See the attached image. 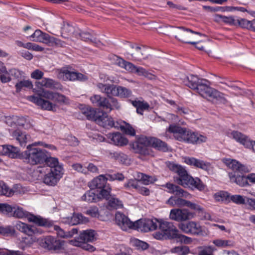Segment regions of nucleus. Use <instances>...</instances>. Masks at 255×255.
<instances>
[{
	"label": "nucleus",
	"instance_id": "obj_24",
	"mask_svg": "<svg viewBox=\"0 0 255 255\" xmlns=\"http://www.w3.org/2000/svg\"><path fill=\"white\" fill-rule=\"evenodd\" d=\"M95 232L93 230H86L82 231L78 237L71 240V243L77 242H92L95 240Z\"/></svg>",
	"mask_w": 255,
	"mask_h": 255
},
{
	"label": "nucleus",
	"instance_id": "obj_27",
	"mask_svg": "<svg viewBox=\"0 0 255 255\" xmlns=\"http://www.w3.org/2000/svg\"><path fill=\"white\" fill-rule=\"evenodd\" d=\"M184 162L188 165L199 168L205 171L209 170L210 163L195 158L194 157H186L184 158Z\"/></svg>",
	"mask_w": 255,
	"mask_h": 255
},
{
	"label": "nucleus",
	"instance_id": "obj_37",
	"mask_svg": "<svg viewBox=\"0 0 255 255\" xmlns=\"http://www.w3.org/2000/svg\"><path fill=\"white\" fill-rule=\"evenodd\" d=\"M33 87L32 82L29 80H22L15 85L16 93H19L22 90L31 89Z\"/></svg>",
	"mask_w": 255,
	"mask_h": 255
},
{
	"label": "nucleus",
	"instance_id": "obj_38",
	"mask_svg": "<svg viewBox=\"0 0 255 255\" xmlns=\"http://www.w3.org/2000/svg\"><path fill=\"white\" fill-rule=\"evenodd\" d=\"M88 221V219L83 216L81 214H74L71 218L70 224L74 225L78 224L86 223Z\"/></svg>",
	"mask_w": 255,
	"mask_h": 255
},
{
	"label": "nucleus",
	"instance_id": "obj_47",
	"mask_svg": "<svg viewBox=\"0 0 255 255\" xmlns=\"http://www.w3.org/2000/svg\"><path fill=\"white\" fill-rule=\"evenodd\" d=\"M65 44L66 43L62 40L50 36L47 45L49 46L64 47Z\"/></svg>",
	"mask_w": 255,
	"mask_h": 255
},
{
	"label": "nucleus",
	"instance_id": "obj_20",
	"mask_svg": "<svg viewBox=\"0 0 255 255\" xmlns=\"http://www.w3.org/2000/svg\"><path fill=\"white\" fill-rule=\"evenodd\" d=\"M179 228L184 233L194 235L201 234L202 232L200 224L193 221L181 223L179 225Z\"/></svg>",
	"mask_w": 255,
	"mask_h": 255
},
{
	"label": "nucleus",
	"instance_id": "obj_51",
	"mask_svg": "<svg viewBox=\"0 0 255 255\" xmlns=\"http://www.w3.org/2000/svg\"><path fill=\"white\" fill-rule=\"evenodd\" d=\"M139 185L136 179H130L124 184V187L127 189H134L137 190Z\"/></svg>",
	"mask_w": 255,
	"mask_h": 255
},
{
	"label": "nucleus",
	"instance_id": "obj_46",
	"mask_svg": "<svg viewBox=\"0 0 255 255\" xmlns=\"http://www.w3.org/2000/svg\"><path fill=\"white\" fill-rule=\"evenodd\" d=\"M15 230L11 226H6L5 227L0 226V235L3 236L9 237L14 236Z\"/></svg>",
	"mask_w": 255,
	"mask_h": 255
},
{
	"label": "nucleus",
	"instance_id": "obj_59",
	"mask_svg": "<svg viewBox=\"0 0 255 255\" xmlns=\"http://www.w3.org/2000/svg\"><path fill=\"white\" fill-rule=\"evenodd\" d=\"M72 168L77 171V172H81L84 174L87 173V168L86 167H84L81 164L75 163L72 165Z\"/></svg>",
	"mask_w": 255,
	"mask_h": 255
},
{
	"label": "nucleus",
	"instance_id": "obj_41",
	"mask_svg": "<svg viewBox=\"0 0 255 255\" xmlns=\"http://www.w3.org/2000/svg\"><path fill=\"white\" fill-rule=\"evenodd\" d=\"M16 124L20 127H22L25 128H27L32 126L30 119L28 117H17L16 121Z\"/></svg>",
	"mask_w": 255,
	"mask_h": 255
},
{
	"label": "nucleus",
	"instance_id": "obj_6",
	"mask_svg": "<svg viewBox=\"0 0 255 255\" xmlns=\"http://www.w3.org/2000/svg\"><path fill=\"white\" fill-rule=\"evenodd\" d=\"M225 163L233 170L232 172L229 173L231 182L235 183L241 187L251 186V184L248 181L247 176L243 175L250 171L246 165L236 160L231 159H226Z\"/></svg>",
	"mask_w": 255,
	"mask_h": 255
},
{
	"label": "nucleus",
	"instance_id": "obj_28",
	"mask_svg": "<svg viewBox=\"0 0 255 255\" xmlns=\"http://www.w3.org/2000/svg\"><path fill=\"white\" fill-rule=\"evenodd\" d=\"M35 85L38 88L44 87L47 88H56L57 89H61L62 87L59 82L52 79L47 78H42L41 81L36 82Z\"/></svg>",
	"mask_w": 255,
	"mask_h": 255
},
{
	"label": "nucleus",
	"instance_id": "obj_31",
	"mask_svg": "<svg viewBox=\"0 0 255 255\" xmlns=\"http://www.w3.org/2000/svg\"><path fill=\"white\" fill-rule=\"evenodd\" d=\"M101 199H104L101 197L99 193H96L94 189H91L86 191L85 193L81 197V200L88 203H96L100 201Z\"/></svg>",
	"mask_w": 255,
	"mask_h": 255
},
{
	"label": "nucleus",
	"instance_id": "obj_56",
	"mask_svg": "<svg viewBox=\"0 0 255 255\" xmlns=\"http://www.w3.org/2000/svg\"><path fill=\"white\" fill-rule=\"evenodd\" d=\"M80 37L82 40L91 43L95 42V40L93 39V36L88 32H82L80 33Z\"/></svg>",
	"mask_w": 255,
	"mask_h": 255
},
{
	"label": "nucleus",
	"instance_id": "obj_11",
	"mask_svg": "<svg viewBox=\"0 0 255 255\" xmlns=\"http://www.w3.org/2000/svg\"><path fill=\"white\" fill-rule=\"evenodd\" d=\"M90 101L94 106L107 112L120 107L117 99L114 98H107L99 95H94L90 97Z\"/></svg>",
	"mask_w": 255,
	"mask_h": 255
},
{
	"label": "nucleus",
	"instance_id": "obj_12",
	"mask_svg": "<svg viewBox=\"0 0 255 255\" xmlns=\"http://www.w3.org/2000/svg\"><path fill=\"white\" fill-rule=\"evenodd\" d=\"M57 77L58 79L65 81L77 80L84 82L88 80V77L86 75L77 72L71 71L64 67L59 70Z\"/></svg>",
	"mask_w": 255,
	"mask_h": 255
},
{
	"label": "nucleus",
	"instance_id": "obj_45",
	"mask_svg": "<svg viewBox=\"0 0 255 255\" xmlns=\"http://www.w3.org/2000/svg\"><path fill=\"white\" fill-rule=\"evenodd\" d=\"M125 126H120V128L125 134L130 136L135 135V130L128 123L124 122Z\"/></svg>",
	"mask_w": 255,
	"mask_h": 255
},
{
	"label": "nucleus",
	"instance_id": "obj_8",
	"mask_svg": "<svg viewBox=\"0 0 255 255\" xmlns=\"http://www.w3.org/2000/svg\"><path fill=\"white\" fill-rule=\"evenodd\" d=\"M49 167V170L43 177V182L49 186H54L56 185L63 174L62 165L60 164L58 159L57 163H51L47 165Z\"/></svg>",
	"mask_w": 255,
	"mask_h": 255
},
{
	"label": "nucleus",
	"instance_id": "obj_60",
	"mask_svg": "<svg viewBox=\"0 0 255 255\" xmlns=\"http://www.w3.org/2000/svg\"><path fill=\"white\" fill-rule=\"evenodd\" d=\"M216 250V249L212 246H208L205 249L200 251L198 255H213L212 253Z\"/></svg>",
	"mask_w": 255,
	"mask_h": 255
},
{
	"label": "nucleus",
	"instance_id": "obj_15",
	"mask_svg": "<svg viewBox=\"0 0 255 255\" xmlns=\"http://www.w3.org/2000/svg\"><path fill=\"white\" fill-rule=\"evenodd\" d=\"M15 228L20 232L28 236V238H23V241L27 244H31L34 241L32 235L36 232V229L34 226L18 221L15 225Z\"/></svg>",
	"mask_w": 255,
	"mask_h": 255
},
{
	"label": "nucleus",
	"instance_id": "obj_49",
	"mask_svg": "<svg viewBox=\"0 0 255 255\" xmlns=\"http://www.w3.org/2000/svg\"><path fill=\"white\" fill-rule=\"evenodd\" d=\"M87 242L77 243V242H75V243H72V244L75 246L81 247L86 251L91 252H94L96 250V248L93 246L87 244Z\"/></svg>",
	"mask_w": 255,
	"mask_h": 255
},
{
	"label": "nucleus",
	"instance_id": "obj_18",
	"mask_svg": "<svg viewBox=\"0 0 255 255\" xmlns=\"http://www.w3.org/2000/svg\"><path fill=\"white\" fill-rule=\"evenodd\" d=\"M160 220L156 218L153 219L139 220L135 222L136 230H140L144 232L153 231L157 228Z\"/></svg>",
	"mask_w": 255,
	"mask_h": 255
},
{
	"label": "nucleus",
	"instance_id": "obj_40",
	"mask_svg": "<svg viewBox=\"0 0 255 255\" xmlns=\"http://www.w3.org/2000/svg\"><path fill=\"white\" fill-rule=\"evenodd\" d=\"M14 192L3 181H0V195L11 197L14 194Z\"/></svg>",
	"mask_w": 255,
	"mask_h": 255
},
{
	"label": "nucleus",
	"instance_id": "obj_16",
	"mask_svg": "<svg viewBox=\"0 0 255 255\" xmlns=\"http://www.w3.org/2000/svg\"><path fill=\"white\" fill-rule=\"evenodd\" d=\"M195 214L186 209H173L171 210L169 218L177 222H182L194 217Z\"/></svg>",
	"mask_w": 255,
	"mask_h": 255
},
{
	"label": "nucleus",
	"instance_id": "obj_22",
	"mask_svg": "<svg viewBox=\"0 0 255 255\" xmlns=\"http://www.w3.org/2000/svg\"><path fill=\"white\" fill-rule=\"evenodd\" d=\"M40 95L46 99L60 104H66L68 102V99L66 96L57 92L42 90Z\"/></svg>",
	"mask_w": 255,
	"mask_h": 255
},
{
	"label": "nucleus",
	"instance_id": "obj_54",
	"mask_svg": "<svg viewBox=\"0 0 255 255\" xmlns=\"http://www.w3.org/2000/svg\"><path fill=\"white\" fill-rule=\"evenodd\" d=\"M14 208L6 203H0V213L8 214L13 211Z\"/></svg>",
	"mask_w": 255,
	"mask_h": 255
},
{
	"label": "nucleus",
	"instance_id": "obj_14",
	"mask_svg": "<svg viewBox=\"0 0 255 255\" xmlns=\"http://www.w3.org/2000/svg\"><path fill=\"white\" fill-rule=\"evenodd\" d=\"M159 229L168 239H174L179 237L178 231L172 222L160 220Z\"/></svg>",
	"mask_w": 255,
	"mask_h": 255
},
{
	"label": "nucleus",
	"instance_id": "obj_48",
	"mask_svg": "<svg viewBox=\"0 0 255 255\" xmlns=\"http://www.w3.org/2000/svg\"><path fill=\"white\" fill-rule=\"evenodd\" d=\"M106 178L107 179V181H114L115 180H118L119 181H122L125 179V176L122 173H116L114 174H106L105 175Z\"/></svg>",
	"mask_w": 255,
	"mask_h": 255
},
{
	"label": "nucleus",
	"instance_id": "obj_17",
	"mask_svg": "<svg viewBox=\"0 0 255 255\" xmlns=\"http://www.w3.org/2000/svg\"><path fill=\"white\" fill-rule=\"evenodd\" d=\"M40 91L37 96H31L29 97V100L39 106L42 109L47 111H53L56 108V105L52 103L45 98L40 96Z\"/></svg>",
	"mask_w": 255,
	"mask_h": 255
},
{
	"label": "nucleus",
	"instance_id": "obj_5",
	"mask_svg": "<svg viewBox=\"0 0 255 255\" xmlns=\"http://www.w3.org/2000/svg\"><path fill=\"white\" fill-rule=\"evenodd\" d=\"M167 166L171 171L179 176L176 179L178 184L184 187L192 186L200 191L204 189L205 186L201 180L198 178H193L181 165L173 162H168Z\"/></svg>",
	"mask_w": 255,
	"mask_h": 255
},
{
	"label": "nucleus",
	"instance_id": "obj_19",
	"mask_svg": "<svg viewBox=\"0 0 255 255\" xmlns=\"http://www.w3.org/2000/svg\"><path fill=\"white\" fill-rule=\"evenodd\" d=\"M177 28L179 30L177 32V34L175 36L176 39L183 43L187 44H190L192 45H195L197 44V42H196L189 40V38L191 34L194 33L198 34H199V32H195L190 29L186 28L182 26L177 27Z\"/></svg>",
	"mask_w": 255,
	"mask_h": 255
},
{
	"label": "nucleus",
	"instance_id": "obj_36",
	"mask_svg": "<svg viewBox=\"0 0 255 255\" xmlns=\"http://www.w3.org/2000/svg\"><path fill=\"white\" fill-rule=\"evenodd\" d=\"M109 196H110V195ZM106 199L109 200L108 206L111 209H117L123 207L122 201L118 198L114 196H109V198Z\"/></svg>",
	"mask_w": 255,
	"mask_h": 255
},
{
	"label": "nucleus",
	"instance_id": "obj_58",
	"mask_svg": "<svg viewBox=\"0 0 255 255\" xmlns=\"http://www.w3.org/2000/svg\"><path fill=\"white\" fill-rule=\"evenodd\" d=\"M11 78L10 76L8 71L0 73V81L2 83H7L11 81Z\"/></svg>",
	"mask_w": 255,
	"mask_h": 255
},
{
	"label": "nucleus",
	"instance_id": "obj_32",
	"mask_svg": "<svg viewBox=\"0 0 255 255\" xmlns=\"http://www.w3.org/2000/svg\"><path fill=\"white\" fill-rule=\"evenodd\" d=\"M13 136L19 142L21 146H25L27 140L29 138V135H27L25 132H22L19 130H15L13 133Z\"/></svg>",
	"mask_w": 255,
	"mask_h": 255
},
{
	"label": "nucleus",
	"instance_id": "obj_1",
	"mask_svg": "<svg viewBox=\"0 0 255 255\" xmlns=\"http://www.w3.org/2000/svg\"><path fill=\"white\" fill-rule=\"evenodd\" d=\"M39 143L34 142L27 145V149L21 153L17 147L9 145H0V155H7L12 158L20 157L31 165L44 163L47 166L55 162L57 163L58 158L51 157L45 149L34 147Z\"/></svg>",
	"mask_w": 255,
	"mask_h": 255
},
{
	"label": "nucleus",
	"instance_id": "obj_21",
	"mask_svg": "<svg viewBox=\"0 0 255 255\" xmlns=\"http://www.w3.org/2000/svg\"><path fill=\"white\" fill-rule=\"evenodd\" d=\"M116 222L123 230L127 231L128 229L136 230L135 222H131L125 214L121 212H117L115 215Z\"/></svg>",
	"mask_w": 255,
	"mask_h": 255
},
{
	"label": "nucleus",
	"instance_id": "obj_23",
	"mask_svg": "<svg viewBox=\"0 0 255 255\" xmlns=\"http://www.w3.org/2000/svg\"><path fill=\"white\" fill-rule=\"evenodd\" d=\"M231 134L233 139L244 145L245 147L251 149L252 147H253L254 140H251L248 136L241 132L234 130L232 131Z\"/></svg>",
	"mask_w": 255,
	"mask_h": 255
},
{
	"label": "nucleus",
	"instance_id": "obj_35",
	"mask_svg": "<svg viewBox=\"0 0 255 255\" xmlns=\"http://www.w3.org/2000/svg\"><path fill=\"white\" fill-rule=\"evenodd\" d=\"M177 196H171L167 201L166 203L171 206H184L186 200L183 199Z\"/></svg>",
	"mask_w": 255,
	"mask_h": 255
},
{
	"label": "nucleus",
	"instance_id": "obj_7",
	"mask_svg": "<svg viewBox=\"0 0 255 255\" xmlns=\"http://www.w3.org/2000/svg\"><path fill=\"white\" fill-rule=\"evenodd\" d=\"M88 120L94 121L97 125L106 128H118V123H115L113 119L107 114L98 109L87 107L82 111Z\"/></svg>",
	"mask_w": 255,
	"mask_h": 255
},
{
	"label": "nucleus",
	"instance_id": "obj_13",
	"mask_svg": "<svg viewBox=\"0 0 255 255\" xmlns=\"http://www.w3.org/2000/svg\"><path fill=\"white\" fill-rule=\"evenodd\" d=\"M40 246L50 251L58 252L63 249L64 241L56 238L48 236L41 239Z\"/></svg>",
	"mask_w": 255,
	"mask_h": 255
},
{
	"label": "nucleus",
	"instance_id": "obj_61",
	"mask_svg": "<svg viewBox=\"0 0 255 255\" xmlns=\"http://www.w3.org/2000/svg\"><path fill=\"white\" fill-rule=\"evenodd\" d=\"M44 73L39 69H36L31 73V77L36 80L42 79Z\"/></svg>",
	"mask_w": 255,
	"mask_h": 255
},
{
	"label": "nucleus",
	"instance_id": "obj_44",
	"mask_svg": "<svg viewBox=\"0 0 255 255\" xmlns=\"http://www.w3.org/2000/svg\"><path fill=\"white\" fill-rule=\"evenodd\" d=\"M116 96L120 97L121 98H129L131 97L132 95L131 91L123 87L118 86V89Z\"/></svg>",
	"mask_w": 255,
	"mask_h": 255
},
{
	"label": "nucleus",
	"instance_id": "obj_25",
	"mask_svg": "<svg viewBox=\"0 0 255 255\" xmlns=\"http://www.w3.org/2000/svg\"><path fill=\"white\" fill-rule=\"evenodd\" d=\"M97 86L100 91L106 94L109 98H112V96H116L118 93V86L114 84H104L100 83Z\"/></svg>",
	"mask_w": 255,
	"mask_h": 255
},
{
	"label": "nucleus",
	"instance_id": "obj_30",
	"mask_svg": "<svg viewBox=\"0 0 255 255\" xmlns=\"http://www.w3.org/2000/svg\"><path fill=\"white\" fill-rule=\"evenodd\" d=\"M50 35L40 29H36L29 37L33 41L42 42L47 45Z\"/></svg>",
	"mask_w": 255,
	"mask_h": 255
},
{
	"label": "nucleus",
	"instance_id": "obj_9",
	"mask_svg": "<svg viewBox=\"0 0 255 255\" xmlns=\"http://www.w3.org/2000/svg\"><path fill=\"white\" fill-rule=\"evenodd\" d=\"M13 208V216L15 217L27 218L29 222H32L38 226H49L51 225V222L49 221L48 219L31 214L24 210L22 207Z\"/></svg>",
	"mask_w": 255,
	"mask_h": 255
},
{
	"label": "nucleus",
	"instance_id": "obj_39",
	"mask_svg": "<svg viewBox=\"0 0 255 255\" xmlns=\"http://www.w3.org/2000/svg\"><path fill=\"white\" fill-rule=\"evenodd\" d=\"M217 20L222 21L230 26H236L237 18L234 16H226L220 14L216 15Z\"/></svg>",
	"mask_w": 255,
	"mask_h": 255
},
{
	"label": "nucleus",
	"instance_id": "obj_53",
	"mask_svg": "<svg viewBox=\"0 0 255 255\" xmlns=\"http://www.w3.org/2000/svg\"><path fill=\"white\" fill-rule=\"evenodd\" d=\"M213 243L218 247L225 248L228 246H232L231 241L230 240H223L217 239L214 240Z\"/></svg>",
	"mask_w": 255,
	"mask_h": 255
},
{
	"label": "nucleus",
	"instance_id": "obj_2",
	"mask_svg": "<svg viewBox=\"0 0 255 255\" xmlns=\"http://www.w3.org/2000/svg\"><path fill=\"white\" fill-rule=\"evenodd\" d=\"M184 84L195 90L202 97L211 101H222L224 94L211 87L209 81L200 79L198 76L190 75L184 81Z\"/></svg>",
	"mask_w": 255,
	"mask_h": 255
},
{
	"label": "nucleus",
	"instance_id": "obj_55",
	"mask_svg": "<svg viewBox=\"0 0 255 255\" xmlns=\"http://www.w3.org/2000/svg\"><path fill=\"white\" fill-rule=\"evenodd\" d=\"M85 213L93 218L98 217L99 215L98 208L96 206L90 207L86 211Z\"/></svg>",
	"mask_w": 255,
	"mask_h": 255
},
{
	"label": "nucleus",
	"instance_id": "obj_50",
	"mask_svg": "<svg viewBox=\"0 0 255 255\" xmlns=\"http://www.w3.org/2000/svg\"><path fill=\"white\" fill-rule=\"evenodd\" d=\"M252 20L250 21L245 18H237L236 26L239 25L242 28H246L250 30Z\"/></svg>",
	"mask_w": 255,
	"mask_h": 255
},
{
	"label": "nucleus",
	"instance_id": "obj_26",
	"mask_svg": "<svg viewBox=\"0 0 255 255\" xmlns=\"http://www.w3.org/2000/svg\"><path fill=\"white\" fill-rule=\"evenodd\" d=\"M162 187L167 188L166 191L171 194H174L176 196L179 197H185L187 198L190 194L185 191L179 186L171 183H167L165 185H162Z\"/></svg>",
	"mask_w": 255,
	"mask_h": 255
},
{
	"label": "nucleus",
	"instance_id": "obj_42",
	"mask_svg": "<svg viewBox=\"0 0 255 255\" xmlns=\"http://www.w3.org/2000/svg\"><path fill=\"white\" fill-rule=\"evenodd\" d=\"M172 253L177 254L178 255H187L190 253L189 248L185 246L175 247L171 250Z\"/></svg>",
	"mask_w": 255,
	"mask_h": 255
},
{
	"label": "nucleus",
	"instance_id": "obj_3",
	"mask_svg": "<svg viewBox=\"0 0 255 255\" xmlns=\"http://www.w3.org/2000/svg\"><path fill=\"white\" fill-rule=\"evenodd\" d=\"M150 146L163 152L168 150V145L166 142L154 137L142 135L133 144V148L135 151L144 155L150 154Z\"/></svg>",
	"mask_w": 255,
	"mask_h": 255
},
{
	"label": "nucleus",
	"instance_id": "obj_62",
	"mask_svg": "<svg viewBox=\"0 0 255 255\" xmlns=\"http://www.w3.org/2000/svg\"><path fill=\"white\" fill-rule=\"evenodd\" d=\"M135 67L136 66L133 64L126 61L123 68L129 72L134 73L135 72Z\"/></svg>",
	"mask_w": 255,
	"mask_h": 255
},
{
	"label": "nucleus",
	"instance_id": "obj_43",
	"mask_svg": "<svg viewBox=\"0 0 255 255\" xmlns=\"http://www.w3.org/2000/svg\"><path fill=\"white\" fill-rule=\"evenodd\" d=\"M140 176L138 175V177H140L142 183L144 185H149L153 184L157 180L155 176H152L146 175L143 173H140Z\"/></svg>",
	"mask_w": 255,
	"mask_h": 255
},
{
	"label": "nucleus",
	"instance_id": "obj_33",
	"mask_svg": "<svg viewBox=\"0 0 255 255\" xmlns=\"http://www.w3.org/2000/svg\"><path fill=\"white\" fill-rule=\"evenodd\" d=\"M130 101L132 106L136 108L137 113L141 115H143V112L145 110H147L149 108V105L146 102L136 100Z\"/></svg>",
	"mask_w": 255,
	"mask_h": 255
},
{
	"label": "nucleus",
	"instance_id": "obj_29",
	"mask_svg": "<svg viewBox=\"0 0 255 255\" xmlns=\"http://www.w3.org/2000/svg\"><path fill=\"white\" fill-rule=\"evenodd\" d=\"M111 142L118 146H124L128 143V139L120 132L110 133L108 134Z\"/></svg>",
	"mask_w": 255,
	"mask_h": 255
},
{
	"label": "nucleus",
	"instance_id": "obj_52",
	"mask_svg": "<svg viewBox=\"0 0 255 255\" xmlns=\"http://www.w3.org/2000/svg\"><path fill=\"white\" fill-rule=\"evenodd\" d=\"M184 206L189 208L190 209L197 211L198 213L203 212L204 209L200 205L186 200Z\"/></svg>",
	"mask_w": 255,
	"mask_h": 255
},
{
	"label": "nucleus",
	"instance_id": "obj_4",
	"mask_svg": "<svg viewBox=\"0 0 255 255\" xmlns=\"http://www.w3.org/2000/svg\"><path fill=\"white\" fill-rule=\"evenodd\" d=\"M168 131L172 133L175 138L182 142L193 144H201L207 140V137L197 132L187 130L186 128H182L175 125H170Z\"/></svg>",
	"mask_w": 255,
	"mask_h": 255
},
{
	"label": "nucleus",
	"instance_id": "obj_63",
	"mask_svg": "<svg viewBox=\"0 0 255 255\" xmlns=\"http://www.w3.org/2000/svg\"><path fill=\"white\" fill-rule=\"evenodd\" d=\"M19 53L23 58L27 60H30L33 57V55L30 52L24 50L20 51Z\"/></svg>",
	"mask_w": 255,
	"mask_h": 255
},
{
	"label": "nucleus",
	"instance_id": "obj_64",
	"mask_svg": "<svg viewBox=\"0 0 255 255\" xmlns=\"http://www.w3.org/2000/svg\"><path fill=\"white\" fill-rule=\"evenodd\" d=\"M0 255H21L19 251H9L7 250H1Z\"/></svg>",
	"mask_w": 255,
	"mask_h": 255
},
{
	"label": "nucleus",
	"instance_id": "obj_34",
	"mask_svg": "<svg viewBox=\"0 0 255 255\" xmlns=\"http://www.w3.org/2000/svg\"><path fill=\"white\" fill-rule=\"evenodd\" d=\"M49 221L51 222V225L49 226H42V227L51 228L56 232V233L59 237L62 238H68V232L64 231L59 226L54 225L52 221L48 219Z\"/></svg>",
	"mask_w": 255,
	"mask_h": 255
},
{
	"label": "nucleus",
	"instance_id": "obj_10",
	"mask_svg": "<svg viewBox=\"0 0 255 255\" xmlns=\"http://www.w3.org/2000/svg\"><path fill=\"white\" fill-rule=\"evenodd\" d=\"M88 186L91 189H96L101 197L105 199L109 198L112 190L110 185L107 184V179L106 178V176L103 174L94 178L89 183Z\"/></svg>",
	"mask_w": 255,
	"mask_h": 255
},
{
	"label": "nucleus",
	"instance_id": "obj_57",
	"mask_svg": "<svg viewBox=\"0 0 255 255\" xmlns=\"http://www.w3.org/2000/svg\"><path fill=\"white\" fill-rule=\"evenodd\" d=\"M231 200L237 204H244L246 203V201L243 196L240 195H232L230 197Z\"/></svg>",
	"mask_w": 255,
	"mask_h": 255
}]
</instances>
